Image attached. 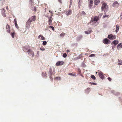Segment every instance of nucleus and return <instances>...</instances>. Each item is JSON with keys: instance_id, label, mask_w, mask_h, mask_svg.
Masks as SVG:
<instances>
[{"instance_id": "nucleus-52", "label": "nucleus", "mask_w": 122, "mask_h": 122, "mask_svg": "<svg viewBox=\"0 0 122 122\" xmlns=\"http://www.w3.org/2000/svg\"><path fill=\"white\" fill-rule=\"evenodd\" d=\"M58 1H59V2H60V3H61V0H58Z\"/></svg>"}, {"instance_id": "nucleus-32", "label": "nucleus", "mask_w": 122, "mask_h": 122, "mask_svg": "<svg viewBox=\"0 0 122 122\" xmlns=\"http://www.w3.org/2000/svg\"><path fill=\"white\" fill-rule=\"evenodd\" d=\"M67 55L66 54V53H64L63 54V57L64 58H65L66 57Z\"/></svg>"}, {"instance_id": "nucleus-50", "label": "nucleus", "mask_w": 122, "mask_h": 122, "mask_svg": "<svg viewBox=\"0 0 122 122\" xmlns=\"http://www.w3.org/2000/svg\"><path fill=\"white\" fill-rule=\"evenodd\" d=\"M56 78L57 80H60V79L61 78L60 77H57Z\"/></svg>"}, {"instance_id": "nucleus-41", "label": "nucleus", "mask_w": 122, "mask_h": 122, "mask_svg": "<svg viewBox=\"0 0 122 122\" xmlns=\"http://www.w3.org/2000/svg\"><path fill=\"white\" fill-rule=\"evenodd\" d=\"M81 14L82 15H84L86 14L85 12L84 11H82Z\"/></svg>"}, {"instance_id": "nucleus-58", "label": "nucleus", "mask_w": 122, "mask_h": 122, "mask_svg": "<svg viewBox=\"0 0 122 122\" xmlns=\"http://www.w3.org/2000/svg\"><path fill=\"white\" fill-rule=\"evenodd\" d=\"M50 78H51V76H50Z\"/></svg>"}, {"instance_id": "nucleus-28", "label": "nucleus", "mask_w": 122, "mask_h": 122, "mask_svg": "<svg viewBox=\"0 0 122 122\" xmlns=\"http://www.w3.org/2000/svg\"><path fill=\"white\" fill-rule=\"evenodd\" d=\"M48 28H51L52 29V30H53V31H54V30H55V29H54V27L53 26H49V27Z\"/></svg>"}, {"instance_id": "nucleus-2", "label": "nucleus", "mask_w": 122, "mask_h": 122, "mask_svg": "<svg viewBox=\"0 0 122 122\" xmlns=\"http://www.w3.org/2000/svg\"><path fill=\"white\" fill-rule=\"evenodd\" d=\"M98 73L99 77L102 80L104 79V76L103 73L101 71H99Z\"/></svg>"}, {"instance_id": "nucleus-46", "label": "nucleus", "mask_w": 122, "mask_h": 122, "mask_svg": "<svg viewBox=\"0 0 122 122\" xmlns=\"http://www.w3.org/2000/svg\"><path fill=\"white\" fill-rule=\"evenodd\" d=\"M107 79L109 81H111V79L110 77H108Z\"/></svg>"}, {"instance_id": "nucleus-42", "label": "nucleus", "mask_w": 122, "mask_h": 122, "mask_svg": "<svg viewBox=\"0 0 122 122\" xmlns=\"http://www.w3.org/2000/svg\"><path fill=\"white\" fill-rule=\"evenodd\" d=\"M30 2L31 3V5H33V1L32 0H30Z\"/></svg>"}, {"instance_id": "nucleus-8", "label": "nucleus", "mask_w": 122, "mask_h": 122, "mask_svg": "<svg viewBox=\"0 0 122 122\" xmlns=\"http://www.w3.org/2000/svg\"><path fill=\"white\" fill-rule=\"evenodd\" d=\"M31 22L29 21V20H28L26 22V28L27 29H29L30 26V24H31Z\"/></svg>"}, {"instance_id": "nucleus-23", "label": "nucleus", "mask_w": 122, "mask_h": 122, "mask_svg": "<svg viewBox=\"0 0 122 122\" xmlns=\"http://www.w3.org/2000/svg\"><path fill=\"white\" fill-rule=\"evenodd\" d=\"M119 30V25H116V32H117Z\"/></svg>"}, {"instance_id": "nucleus-6", "label": "nucleus", "mask_w": 122, "mask_h": 122, "mask_svg": "<svg viewBox=\"0 0 122 122\" xmlns=\"http://www.w3.org/2000/svg\"><path fill=\"white\" fill-rule=\"evenodd\" d=\"M119 3L117 1H115L112 4V6L114 7H117L119 5Z\"/></svg>"}, {"instance_id": "nucleus-20", "label": "nucleus", "mask_w": 122, "mask_h": 122, "mask_svg": "<svg viewBox=\"0 0 122 122\" xmlns=\"http://www.w3.org/2000/svg\"><path fill=\"white\" fill-rule=\"evenodd\" d=\"M118 41L117 40H115L113 41L112 43H113L115 45V46H116L117 44H118Z\"/></svg>"}, {"instance_id": "nucleus-34", "label": "nucleus", "mask_w": 122, "mask_h": 122, "mask_svg": "<svg viewBox=\"0 0 122 122\" xmlns=\"http://www.w3.org/2000/svg\"><path fill=\"white\" fill-rule=\"evenodd\" d=\"M14 35H15V33L14 32H13V33H11V35L12 36V37L13 38L14 37Z\"/></svg>"}, {"instance_id": "nucleus-38", "label": "nucleus", "mask_w": 122, "mask_h": 122, "mask_svg": "<svg viewBox=\"0 0 122 122\" xmlns=\"http://www.w3.org/2000/svg\"><path fill=\"white\" fill-rule=\"evenodd\" d=\"M40 50L41 51H44L45 50V48H40Z\"/></svg>"}, {"instance_id": "nucleus-11", "label": "nucleus", "mask_w": 122, "mask_h": 122, "mask_svg": "<svg viewBox=\"0 0 122 122\" xmlns=\"http://www.w3.org/2000/svg\"><path fill=\"white\" fill-rule=\"evenodd\" d=\"M5 9H3L2 10L1 14L3 16L5 17L6 16V14L5 13Z\"/></svg>"}, {"instance_id": "nucleus-7", "label": "nucleus", "mask_w": 122, "mask_h": 122, "mask_svg": "<svg viewBox=\"0 0 122 122\" xmlns=\"http://www.w3.org/2000/svg\"><path fill=\"white\" fill-rule=\"evenodd\" d=\"M36 20V16H34L30 17L29 19L28 20L29 21L31 22L32 21H35Z\"/></svg>"}, {"instance_id": "nucleus-35", "label": "nucleus", "mask_w": 122, "mask_h": 122, "mask_svg": "<svg viewBox=\"0 0 122 122\" xmlns=\"http://www.w3.org/2000/svg\"><path fill=\"white\" fill-rule=\"evenodd\" d=\"M65 35V33H62L60 35V36L61 37H63Z\"/></svg>"}, {"instance_id": "nucleus-21", "label": "nucleus", "mask_w": 122, "mask_h": 122, "mask_svg": "<svg viewBox=\"0 0 122 122\" xmlns=\"http://www.w3.org/2000/svg\"><path fill=\"white\" fill-rule=\"evenodd\" d=\"M91 30H88L85 31V33L86 34H88L91 33Z\"/></svg>"}, {"instance_id": "nucleus-5", "label": "nucleus", "mask_w": 122, "mask_h": 122, "mask_svg": "<svg viewBox=\"0 0 122 122\" xmlns=\"http://www.w3.org/2000/svg\"><path fill=\"white\" fill-rule=\"evenodd\" d=\"M107 4L106 3H104L102 4V10H106L107 9Z\"/></svg>"}, {"instance_id": "nucleus-29", "label": "nucleus", "mask_w": 122, "mask_h": 122, "mask_svg": "<svg viewBox=\"0 0 122 122\" xmlns=\"http://www.w3.org/2000/svg\"><path fill=\"white\" fill-rule=\"evenodd\" d=\"M72 0H70V4L69 5V8H70V7L72 5Z\"/></svg>"}, {"instance_id": "nucleus-4", "label": "nucleus", "mask_w": 122, "mask_h": 122, "mask_svg": "<svg viewBox=\"0 0 122 122\" xmlns=\"http://www.w3.org/2000/svg\"><path fill=\"white\" fill-rule=\"evenodd\" d=\"M99 20L98 17L97 16H95L94 19L93 20H92L90 21V23H95V21L97 22Z\"/></svg>"}, {"instance_id": "nucleus-17", "label": "nucleus", "mask_w": 122, "mask_h": 122, "mask_svg": "<svg viewBox=\"0 0 122 122\" xmlns=\"http://www.w3.org/2000/svg\"><path fill=\"white\" fill-rule=\"evenodd\" d=\"M90 91V89L89 88H88L85 91V93H88Z\"/></svg>"}, {"instance_id": "nucleus-12", "label": "nucleus", "mask_w": 122, "mask_h": 122, "mask_svg": "<svg viewBox=\"0 0 122 122\" xmlns=\"http://www.w3.org/2000/svg\"><path fill=\"white\" fill-rule=\"evenodd\" d=\"M6 28L7 29V32L9 33H10V30L9 26L8 25H7L6 26Z\"/></svg>"}, {"instance_id": "nucleus-48", "label": "nucleus", "mask_w": 122, "mask_h": 122, "mask_svg": "<svg viewBox=\"0 0 122 122\" xmlns=\"http://www.w3.org/2000/svg\"><path fill=\"white\" fill-rule=\"evenodd\" d=\"M15 25V26L16 27L17 29L19 27H18V25H17V24Z\"/></svg>"}, {"instance_id": "nucleus-10", "label": "nucleus", "mask_w": 122, "mask_h": 122, "mask_svg": "<svg viewBox=\"0 0 122 122\" xmlns=\"http://www.w3.org/2000/svg\"><path fill=\"white\" fill-rule=\"evenodd\" d=\"M63 62L62 61H58L56 63V65L57 66L62 65L63 64Z\"/></svg>"}, {"instance_id": "nucleus-3", "label": "nucleus", "mask_w": 122, "mask_h": 122, "mask_svg": "<svg viewBox=\"0 0 122 122\" xmlns=\"http://www.w3.org/2000/svg\"><path fill=\"white\" fill-rule=\"evenodd\" d=\"M108 38L111 40L114 39L116 38V36L112 34L109 35L108 36Z\"/></svg>"}, {"instance_id": "nucleus-1", "label": "nucleus", "mask_w": 122, "mask_h": 122, "mask_svg": "<svg viewBox=\"0 0 122 122\" xmlns=\"http://www.w3.org/2000/svg\"><path fill=\"white\" fill-rule=\"evenodd\" d=\"M23 50L25 52H27L30 55L32 56H34V54L33 51L29 49L27 51V50L26 49L25 47H24L23 48Z\"/></svg>"}, {"instance_id": "nucleus-44", "label": "nucleus", "mask_w": 122, "mask_h": 122, "mask_svg": "<svg viewBox=\"0 0 122 122\" xmlns=\"http://www.w3.org/2000/svg\"><path fill=\"white\" fill-rule=\"evenodd\" d=\"M93 3V1H92L91 0L90 1V4H92Z\"/></svg>"}, {"instance_id": "nucleus-49", "label": "nucleus", "mask_w": 122, "mask_h": 122, "mask_svg": "<svg viewBox=\"0 0 122 122\" xmlns=\"http://www.w3.org/2000/svg\"><path fill=\"white\" fill-rule=\"evenodd\" d=\"M82 37V36H80V37L78 38V40L80 39Z\"/></svg>"}, {"instance_id": "nucleus-30", "label": "nucleus", "mask_w": 122, "mask_h": 122, "mask_svg": "<svg viewBox=\"0 0 122 122\" xmlns=\"http://www.w3.org/2000/svg\"><path fill=\"white\" fill-rule=\"evenodd\" d=\"M89 83L91 85H96L97 84V83H93L89 82Z\"/></svg>"}, {"instance_id": "nucleus-53", "label": "nucleus", "mask_w": 122, "mask_h": 122, "mask_svg": "<svg viewBox=\"0 0 122 122\" xmlns=\"http://www.w3.org/2000/svg\"><path fill=\"white\" fill-rule=\"evenodd\" d=\"M66 51H67V52H69V50H67Z\"/></svg>"}, {"instance_id": "nucleus-45", "label": "nucleus", "mask_w": 122, "mask_h": 122, "mask_svg": "<svg viewBox=\"0 0 122 122\" xmlns=\"http://www.w3.org/2000/svg\"><path fill=\"white\" fill-rule=\"evenodd\" d=\"M52 15L50 17H48V18L49 19V20L50 19H51V18L52 17Z\"/></svg>"}, {"instance_id": "nucleus-54", "label": "nucleus", "mask_w": 122, "mask_h": 122, "mask_svg": "<svg viewBox=\"0 0 122 122\" xmlns=\"http://www.w3.org/2000/svg\"><path fill=\"white\" fill-rule=\"evenodd\" d=\"M79 73H80L81 72V71L79 69Z\"/></svg>"}, {"instance_id": "nucleus-14", "label": "nucleus", "mask_w": 122, "mask_h": 122, "mask_svg": "<svg viewBox=\"0 0 122 122\" xmlns=\"http://www.w3.org/2000/svg\"><path fill=\"white\" fill-rule=\"evenodd\" d=\"M111 92L115 95H118L120 94L119 92H115L113 90L111 91Z\"/></svg>"}, {"instance_id": "nucleus-40", "label": "nucleus", "mask_w": 122, "mask_h": 122, "mask_svg": "<svg viewBox=\"0 0 122 122\" xmlns=\"http://www.w3.org/2000/svg\"><path fill=\"white\" fill-rule=\"evenodd\" d=\"M95 55L94 54H91L90 56V57H93L95 56Z\"/></svg>"}, {"instance_id": "nucleus-16", "label": "nucleus", "mask_w": 122, "mask_h": 122, "mask_svg": "<svg viewBox=\"0 0 122 122\" xmlns=\"http://www.w3.org/2000/svg\"><path fill=\"white\" fill-rule=\"evenodd\" d=\"M38 38L40 39L41 37V40H45V37L41 35H39L38 37Z\"/></svg>"}, {"instance_id": "nucleus-57", "label": "nucleus", "mask_w": 122, "mask_h": 122, "mask_svg": "<svg viewBox=\"0 0 122 122\" xmlns=\"http://www.w3.org/2000/svg\"><path fill=\"white\" fill-rule=\"evenodd\" d=\"M39 53V52L38 51H37V53Z\"/></svg>"}, {"instance_id": "nucleus-47", "label": "nucleus", "mask_w": 122, "mask_h": 122, "mask_svg": "<svg viewBox=\"0 0 122 122\" xmlns=\"http://www.w3.org/2000/svg\"><path fill=\"white\" fill-rule=\"evenodd\" d=\"M92 4H89V7L90 8H91V7H92Z\"/></svg>"}, {"instance_id": "nucleus-25", "label": "nucleus", "mask_w": 122, "mask_h": 122, "mask_svg": "<svg viewBox=\"0 0 122 122\" xmlns=\"http://www.w3.org/2000/svg\"><path fill=\"white\" fill-rule=\"evenodd\" d=\"M91 77L92 79L94 80H95L96 79V77L94 75H92Z\"/></svg>"}, {"instance_id": "nucleus-27", "label": "nucleus", "mask_w": 122, "mask_h": 122, "mask_svg": "<svg viewBox=\"0 0 122 122\" xmlns=\"http://www.w3.org/2000/svg\"><path fill=\"white\" fill-rule=\"evenodd\" d=\"M52 70H51V68H50L49 69V73L50 74V75H51L52 74Z\"/></svg>"}, {"instance_id": "nucleus-55", "label": "nucleus", "mask_w": 122, "mask_h": 122, "mask_svg": "<svg viewBox=\"0 0 122 122\" xmlns=\"http://www.w3.org/2000/svg\"><path fill=\"white\" fill-rule=\"evenodd\" d=\"M6 9H7L8 10V7H7V6L6 7Z\"/></svg>"}, {"instance_id": "nucleus-26", "label": "nucleus", "mask_w": 122, "mask_h": 122, "mask_svg": "<svg viewBox=\"0 0 122 122\" xmlns=\"http://www.w3.org/2000/svg\"><path fill=\"white\" fill-rule=\"evenodd\" d=\"M47 42L45 41H44L43 42L42 44L44 46H45L46 45Z\"/></svg>"}, {"instance_id": "nucleus-36", "label": "nucleus", "mask_w": 122, "mask_h": 122, "mask_svg": "<svg viewBox=\"0 0 122 122\" xmlns=\"http://www.w3.org/2000/svg\"><path fill=\"white\" fill-rule=\"evenodd\" d=\"M108 15H104L103 16V18H104L106 17H108Z\"/></svg>"}, {"instance_id": "nucleus-15", "label": "nucleus", "mask_w": 122, "mask_h": 122, "mask_svg": "<svg viewBox=\"0 0 122 122\" xmlns=\"http://www.w3.org/2000/svg\"><path fill=\"white\" fill-rule=\"evenodd\" d=\"M78 6L79 8H80L81 5L82 0H78Z\"/></svg>"}, {"instance_id": "nucleus-24", "label": "nucleus", "mask_w": 122, "mask_h": 122, "mask_svg": "<svg viewBox=\"0 0 122 122\" xmlns=\"http://www.w3.org/2000/svg\"><path fill=\"white\" fill-rule=\"evenodd\" d=\"M52 20L51 19H49L48 21V23L49 25H52Z\"/></svg>"}, {"instance_id": "nucleus-59", "label": "nucleus", "mask_w": 122, "mask_h": 122, "mask_svg": "<svg viewBox=\"0 0 122 122\" xmlns=\"http://www.w3.org/2000/svg\"><path fill=\"white\" fill-rule=\"evenodd\" d=\"M49 11V12H51V11H50H50Z\"/></svg>"}, {"instance_id": "nucleus-33", "label": "nucleus", "mask_w": 122, "mask_h": 122, "mask_svg": "<svg viewBox=\"0 0 122 122\" xmlns=\"http://www.w3.org/2000/svg\"><path fill=\"white\" fill-rule=\"evenodd\" d=\"M32 10L35 11H36V7H34L33 8H32Z\"/></svg>"}, {"instance_id": "nucleus-56", "label": "nucleus", "mask_w": 122, "mask_h": 122, "mask_svg": "<svg viewBox=\"0 0 122 122\" xmlns=\"http://www.w3.org/2000/svg\"><path fill=\"white\" fill-rule=\"evenodd\" d=\"M97 73H98V72H96V74H97Z\"/></svg>"}, {"instance_id": "nucleus-51", "label": "nucleus", "mask_w": 122, "mask_h": 122, "mask_svg": "<svg viewBox=\"0 0 122 122\" xmlns=\"http://www.w3.org/2000/svg\"><path fill=\"white\" fill-rule=\"evenodd\" d=\"M115 46H112V49L113 50H114V48H115Z\"/></svg>"}, {"instance_id": "nucleus-37", "label": "nucleus", "mask_w": 122, "mask_h": 122, "mask_svg": "<svg viewBox=\"0 0 122 122\" xmlns=\"http://www.w3.org/2000/svg\"><path fill=\"white\" fill-rule=\"evenodd\" d=\"M81 56V55H80L78 57H76V58H75V59H76V60H77L79 58H80V56Z\"/></svg>"}, {"instance_id": "nucleus-43", "label": "nucleus", "mask_w": 122, "mask_h": 122, "mask_svg": "<svg viewBox=\"0 0 122 122\" xmlns=\"http://www.w3.org/2000/svg\"><path fill=\"white\" fill-rule=\"evenodd\" d=\"M42 74H43V75L44 76H45L46 75V73L45 72H44L42 73Z\"/></svg>"}, {"instance_id": "nucleus-9", "label": "nucleus", "mask_w": 122, "mask_h": 122, "mask_svg": "<svg viewBox=\"0 0 122 122\" xmlns=\"http://www.w3.org/2000/svg\"><path fill=\"white\" fill-rule=\"evenodd\" d=\"M72 12V11L71 9L69 10L68 11H67L66 13V15H71Z\"/></svg>"}, {"instance_id": "nucleus-19", "label": "nucleus", "mask_w": 122, "mask_h": 122, "mask_svg": "<svg viewBox=\"0 0 122 122\" xmlns=\"http://www.w3.org/2000/svg\"><path fill=\"white\" fill-rule=\"evenodd\" d=\"M118 64L119 65H122V60L120 59L118 60Z\"/></svg>"}, {"instance_id": "nucleus-22", "label": "nucleus", "mask_w": 122, "mask_h": 122, "mask_svg": "<svg viewBox=\"0 0 122 122\" xmlns=\"http://www.w3.org/2000/svg\"><path fill=\"white\" fill-rule=\"evenodd\" d=\"M120 47L122 48V42L119 44L117 46V48L118 49L120 47Z\"/></svg>"}, {"instance_id": "nucleus-31", "label": "nucleus", "mask_w": 122, "mask_h": 122, "mask_svg": "<svg viewBox=\"0 0 122 122\" xmlns=\"http://www.w3.org/2000/svg\"><path fill=\"white\" fill-rule=\"evenodd\" d=\"M68 75H71V76H76V75H75V74H73L72 73H69L68 74Z\"/></svg>"}, {"instance_id": "nucleus-39", "label": "nucleus", "mask_w": 122, "mask_h": 122, "mask_svg": "<svg viewBox=\"0 0 122 122\" xmlns=\"http://www.w3.org/2000/svg\"><path fill=\"white\" fill-rule=\"evenodd\" d=\"M14 22H15V25L17 24V21H16V19H15L14 20Z\"/></svg>"}, {"instance_id": "nucleus-18", "label": "nucleus", "mask_w": 122, "mask_h": 122, "mask_svg": "<svg viewBox=\"0 0 122 122\" xmlns=\"http://www.w3.org/2000/svg\"><path fill=\"white\" fill-rule=\"evenodd\" d=\"M100 2L99 0H95L94 2V3L95 5H97Z\"/></svg>"}, {"instance_id": "nucleus-13", "label": "nucleus", "mask_w": 122, "mask_h": 122, "mask_svg": "<svg viewBox=\"0 0 122 122\" xmlns=\"http://www.w3.org/2000/svg\"><path fill=\"white\" fill-rule=\"evenodd\" d=\"M109 41L107 38H105L103 41V42L104 44H107Z\"/></svg>"}]
</instances>
